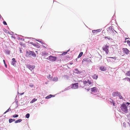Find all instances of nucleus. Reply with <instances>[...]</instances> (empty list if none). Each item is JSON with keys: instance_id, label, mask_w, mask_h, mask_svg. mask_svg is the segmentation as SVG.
Returning <instances> with one entry per match:
<instances>
[{"instance_id": "35", "label": "nucleus", "mask_w": 130, "mask_h": 130, "mask_svg": "<svg viewBox=\"0 0 130 130\" xmlns=\"http://www.w3.org/2000/svg\"><path fill=\"white\" fill-rule=\"evenodd\" d=\"M111 32L113 33V35H115V33H114V31H113V30H111Z\"/></svg>"}, {"instance_id": "32", "label": "nucleus", "mask_w": 130, "mask_h": 130, "mask_svg": "<svg viewBox=\"0 0 130 130\" xmlns=\"http://www.w3.org/2000/svg\"><path fill=\"white\" fill-rule=\"evenodd\" d=\"M108 58H112L114 59L115 60H116V58L115 57H108Z\"/></svg>"}, {"instance_id": "22", "label": "nucleus", "mask_w": 130, "mask_h": 130, "mask_svg": "<svg viewBox=\"0 0 130 130\" xmlns=\"http://www.w3.org/2000/svg\"><path fill=\"white\" fill-rule=\"evenodd\" d=\"M34 86V84L32 83L29 84V86L31 88L33 87Z\"/></svg>"}, {"instance_id": "36", "label": "nucleus", "mask_w": 130, "mask_h": 130, "mask_svg": "<svg viewBox=\"0 0 130 130\" xmlns=\"http://www.w3.org/2000/svg\"><path fill=\"white\" fill-rule=\"evenodd\" d=\"M75 71H78V72H79V71L78 70V69H75Z\"/></svg>"}, {"instance_id": "41", "label": "nucleus", "mask_w": 130, "mask_h": 130, "mask_svg": "<svg viewBox=\"0 0 130 130\" xmlns=\"http://www.w3.org/2000/svg\"><path fill=\"white\" fill-rule=\"evenodd\" d=\"M70 64L71 65L72 64H73V62H70Z\"/></svg>"}, {"instance_id": "37", "label": "nucleus", "mask_w": 130, "mask_h": 130, "mask_svg": "<svg viewBox=\"0 0 130 130\" xmlns=\"http://www.w3.org/2000/svg\"><path fill=\"white\" fill-rule=\"evenodd\" d=\"M85 89H86L87 90V91H89L90 90V88H88L87 89H86V88H85Z\"/></svg>"}, {"instance_id": "12", "label": "nucleus", "mask_w": 130, "mask_h": 130, "mask_svg": "<svg viewBox=\"0 0 130 130\" xmlns=\"http://www.w3.org/2000/svg\"><path fill=\"white\" fill-rule=\"evenodd\" d=\"M12 61L11 62V64L12 65L14 66L17 62L14 58H13L12 59Z\"/></svg>"}, {"instance_id": "40", "label": "nucleus", "mask_w": 130, "mask_h": 130, "mask_svg": "<svg viewBox=\"0 0 130 130\" xmlns=\"http://www.w3.org/2000/svg\"><path fill=\"white\" fill-rule=\"evenodd\" d=\"M3 61L4 62V63L5 64L6 63H5V60H3Z\"/></svg>"}, {"instance_id": "44", "label": "nucleus", "mask_w": 130, "mask_h": 130, "mask_svg": "<svg viewBox=\"0 0 130 130\" xmlns=\"http://www.w3.org/2000/svg\"><path fill=\"white\" fill-rule=\"evenodd\" d=\"M112 28V27H109V29H111Z\"/></svg>"}, {"instance_id": "27", "label": "nucleus", "mask_w": 130, "mask_h": 130, "mask_svg": "<svg viewBox=\"0 0 130 130\" xmlns=\"http://www.w3.org/2000/svg\"><path fill=\"white\" fill-rule=\"evenodd\" d=\"M58 80V78L57 77H55L53 79V80L55 81H57Z\"/></svg>"}, {"instance_id": "47", "label": "nucleus", "mask_w": 130, "mask_h": 130, "mask_svg": "<svg viewBox=\"0 0 130 130\" xmlns=\"http://www.w3.org/2000/svg\"><path fill=\"white\" fill-rule=\"evenodd\" d=\"M128 123L129 124V123Z\"/></svg>"}, {"instance_id": "19", "label": "nucleus", "mask_w": 130, "mask_h": 130, "mask_svg": "<svg viewBox=\"0 0 130 130\" xmlns=\"http://www.w3.org/2000/svg\"><path fill=\"white\" fill-rule=\"evenodd\" d=\"M37 100V99H36L35 98H34L30 102V103H33L34 102L36 101Z\"/></svg>"}, {"instance_id": "43", "label": "nucleus", "mask_w": 130, "mask_h": 130, "mask_svg": "<svg viewBox=\"0 0 130 130\" xmlns=\"http://www.w3.org/2000/svg\"><path fill=\"white\" fill-rule=\"evenodd\" d=\"M127 78L128 79L129 81L130 82V78Z\"/></svg>"}, {"instance_id": "5", "label": "nucleus", "mask_w": 130, "mask_h": 130, "mask_svg": "<svg viewBox=\"0 0 130 130\" xmlns=\"http://www.w3.org/2000/svg\"><path fill=\"white\" fill-rule=\"evenodd\" d=\"M46 59L49 60L50 61H54L56 60L57 58L56 57L50 56L47 58Z\"/></svg>"}, {"instance_id": "34", "label": "nucleus", "mask_w": 130, "mask_h": 130, "mask_svg": "<svg viewBox=\"0 0 130 130\" xmlns=\"http://www.w3.org/2000/svg\"><path fill=\"white\" fill-rule=\"evenodd\" d=\"M3 23L4 25H7V24L6 23V22L5 21H4L3 22Z\"/></svg>"}, {"instance_id": "42", "label": "nucleus", "mask_w": 130, "mask_h": 130, "mask_svg": "<svg viewBox=\"0 0 130 130\" xmlns=\"http://www.w3.org/2000/svg\"><path fill=\"white\" fill-rule=\"evenodd\" d=\"M4 64L5 65V66L7 68V65H6V63L5 64Z\"/></svg>"}, {"instance_id": "15", "label": "nucleus", "mask_w": 130, "mask_h": 130, "mask_svg": "<svg viewBox=\"0 0 130 130\" xmlns=\"http://www.w3.org/2000/svg\"><path fill=\"white\" fill-rule=\"evenodd\" d=\"M91 90L92 92H95L96 91V87H94L91 88Z\"/></svg>"}, {"instance_id": "10", "label": "nucleus", "mask_w": 130, "mask_h": 130, "mask_svg": "<svg viewBox=\"0 0 130 130\" xmlns=\"http://www.w3.org/2000/svg\"><path fill=\"white\" fill-rule=\"evenodd\" d=\"M101 29H98L96 30H92V32L93 33H97L101 32Z\"/></svg>"}, {"instance_id": "11", "label": "nucleus", "mask_w": 130, "mask_h": 130, "mask_svg": "<svg viewBox=\"0 0 130 130\" xmlns=\"http://www.w3.org/2000/svg\"><path fill=\"white\" fill-rule=\"evenodd\" d=\"M100 70L102 71H105L106 70V68L104 66H102L100 67Z\"/></svg>"}, {"instance_id": "8", "label": "nucleus", "mask_w": 130, "mask_h": 130, "mask_svg": "<svg viewBox=\"0 0 130 130\" xmlns=\"http://www.w3.org/2000/svg\"><path fill=\"white\" fill-rule=\"evenodd\" d=\"M27 68H28L31 71H32L33 70L35 67V66H34L30 65H27L26 66Z\"/></svg>"}, {"instance_id": "28", "label": "nucleus", "mask_w": 130, "mask_h": 130, "mask_svg": "<svg viewBox=\"0 0 130 130\" xmlns=\"http://www.w3.org/2000/svg\"><path fill=\"white\" fill-rule=\"evenodd\" d=\"M11 109L9 108L4 113V114L6 113L7 112H8L9 111H11Z\"/></svg>"}, {"instance_id": "24", "label": "nucleus", "mask_w": 130, "mask_h": 130, "mask_svg": "<svg viewBox=\"0 0 130 130\" xmlns=\"http://www.w3.org/2000/svg\"><path fill=\"white\" fill-rule=\"evenodd\" d=\"M110 102L113 105V106H115V103L112 100H111V101H110Z\"/></svg>"}, {"instance_id": "45", "label": "nucleus", "mask_w": 130, "mask_h": 130, "mask_svg": "<svg viewBox=\"0 0 130 130\" xmlns=\"http://www.w3.org/2000/svg\"><path fill=\"white\" fill-rule=\"evenodd\" d=\"M127 38H125V42H126V40L127 39Z\"/></svg>"}, {"instance_id": "23", "label": "nucleus", "mask_w": 130, "mask_h": 130, "mask_svg": "<svg viewBox=\"0 0 130 130\" xmlns=\"http://www.w3.org/2000/svg\"><path fill=\"white\" fill-rule=\"evenodd\" d=\"M126 75L128 76H130V70L129 71H128L126 73Z\"/></svg>"}, {"instance_id": "21", "label": "nucleus", "mask_w": 130, "mask_h": 130, "mask_svg": "<svg viewBox=\"0 0 130 130\" xmlns=\"http://www.w3.org/2000/svg\"><path fill=\"white\" fill-rule=\"evenodd\" d=\"M104 38L105 39L107 38L108 40H110L112 39L110 37H106L105 36L104 37Z\"/></svg>"}, {"instance_id": "31", "label": "nucleus", "mask_w": 130, "mask_h": 130, "mask_svg": "<svg viewBox=\"0 0 130 130\" xmlns=\"http://www.w3.org/2000/svg\"><path fill=\"white\" fill-rule=\"evenodd\" d=\"M127 42L129 46H130V41L129 40H128L127 41Z\"/></svg>"}, {"instance_id": "7", "label": "nucleus", "mask_w": 130, "mask_h": 130, "mask_svg": "<svg viewBox=\"0 0 130 130\" xmlns=\"http://www.w3.org/2000/svg\"><path fill=\"white\" fill-rule=\"evenodd\" d=\"M122 50L123 52L127 55L130 52L126 48H123Z\"/></svg>"}, {"instance_id": "33", "label": "nucleus", "mask_w": 130, "mask_h": 130, "mask_svg": "<svg viewBox=\"0 0 130 130\" xmlns=\"http://www.w3.org/2000/svg\"><path fill=\"white\" fill-rule=\"evenodd\" d=\"M118 96L119 97L120 99H122L123 98L122 97L121 95L120 94H119V95Z\"/></svg>"}, {"instance_id": "16", "label": "nucleus", "mask_w": 130, "mask_h": 130, "mask_svg": "<svg viewBox=\"0 0 130 130\" xmlns=\"http://www.w3.org/2000/svg\"><path fill=\"white\" fill-rule=\"evenodd\" d=\"M22 120L21 119H19L15 121V123H18L22 121Z\"/></svg>"}, {"instance_id": "17", "label": "nucleus", "mask_w": 130, "mask_h": 130, "mask_svg": "<svg viewBox=\"0 0 130 130\" xmlns=\"http://www.w3.org/2000/svg\"><path fill=\"white\" fill-rule=\"evenodd\" d=\"M53 96H54L50 94L48 96H46L45 98L46 99H48L51 98Z\"/></svg>"}, {"instance_id": "30", "label": "nucleus", "mask_w": 130, "mask_h": 130, "mask_svg": "<svg viewBox=\"0 0 130 130\" xmlns=\"http://www.w3.org/2000/svg\"><path fill=\"white\" fill-rule=\"evenodd\" d=\"M123 126L124 127H125V128L126 127V123L125 122H124L123 123Z\"/></svg>"}, {"instance_id": "48", "label": "nucleus", "mask_w": 130, "mask_h": 130, "mask_svg": "<svg viewBox=\"0 0 130 130\" xmlns=\"http://www.w3.org/2000/svg\"><path fill=\"white\" fill-rule=\"evenodd\" d=\"M115 31L116 32V31H115Z\"/></svg>"}, {"instance_id": "6", "label": "nucleus", "mask_w": 130, "mask_h": 130, "mask_svg": "<svg viewBox=\"0 0 130 130\" xmlns=\"http://www.w3.org/2000/svg\"><path fill=\"white\" fill-rule=\"evenodd\" d=\"M78 83H77L72 84L71 85V88L74 89H77L78 87Z\"/></svg>"}, {"instance_id": "4", "label": "nucleus", "mask_w": 130, "mask_h": 130, "mask_svg": "<svg viewBox=\"0 0 130 130\" xmlns=\"http://www.w3.org/2000/svg\"><path fill=\"white\" fill-rule=\"evenodd\" d=\"M109 46L107 45V44L106 45H104L102 48L103 50L105 52L106 54H108L109 52Z\"/></svg>"}, {"instance_id": "25", "label": "nucleus", "mask_w": 130, "mask_h": 130, "mask_svg": "<svg viewBox=\"0 0 130 130\" xmlns=\"http://www.w3.org/2000/svg\"><path fill=\"white\" fill-rule=\"evenodd\" d=\"M30 116V115L29 113H27L26 114L25 116V117L26 118H28Z\"/></svg>"}, {"instance_id": "18", "label": "nucleus", "mask_w": 130, "mask_h": 130, "mask_svg": "<svg viewBox=\"0 0 130 130\" xmlns=\"http://www.w3.org/2000/svg\"><path fill=\"white\" fill-rule=\"evenodd\" d=\"M15 121V119H10L9 120V123H11L12 122L14 121Z\"/></svg>"}, {"instance_id": "3", "label": "nucleus", "mask_w": 130, "mask_h": 130, "mask_svg": "<svg viewBox=\"0 0 130 130\" xmlns=\"http://www.w3.org/2000/svg\"><path fill=\"white\" fill-rule=\"evenodd\" d=\"M32 56L34 57H36V55L34 52L33 51H27L26 53V56L28 57L29 56Z\"/></svg>"}, {"instance_id": "14", "label": "nucleus", "mask_w": 130, "mask_h": 130, "mask_svg": "<svg viewBox=\"0 0 130 130\" xmlns=\"http://www.w3.org/2000/svg\"><path fill=\"white\" fill-rule=\"evenodd\" d=\"M98 75L95 74H94L92 76V77L93 79H97L98 78Z\"/></svg>"}, {"instance_id": "20", "label": "nucleus", "mask_w": 130, "mask_h": 130, "mask_svg": "<svg viewBox=\"0 0 130 130\" xmlns=\"http://www.w3.org/2000/svg\"><path fill=\"white\" fill-rule=\"evenodd\" d=\"M83 52H81L80 53L79 55L78 56V58H79L81 57L83 54Z\"/></svg>"}, {"instance_id": "38", "label": "nucleus", "mask_w": 130, "mask_h": 130, "mask_svg": "<svg viewBox=\"0 0 130 130\" xmlns=\"http://www.w3.org/2000/svg\"><path fill=\"white\" fill-rule=\"evenodd\" d=\"M126 104H127V106H128V105H129L130 104V103H128V102H127L126 103Z\"/></svg>"}, {"instance_id": "29", "label": "nucleus", "mask_w": 130, "mask_h": 130, "mask_svg": "<svg viewBox=\"0 0 130 130\" xmlns=\"http://www.w3.org/2000/svg\"><path fill=\"white\" fill-rule=\"evenodd\" d=\"M18 115L15 114L13 116V118H17L18 117Z\"/></svg>"}, {"instance_id": "39", "label": "nucleus", "mask_w": 130, "mask_h": 130, "mask_svg": "<svg viewBox=\"0 0 130 130\" xmlns=\"http://www.w3.org/2000/svg\"><path fill=\"white\" fill-rule=\"evenodd\" d=\"M86 60V59H84L83 60V62L84 61H85Z\"/></svg>"}, {"instance_id": "13", "label": "nucleus", "mask_w": 130, "mask_h": 130, "mask_svg": "<svg viewBox=\"0 0 130 130\" xmlns=\"http://www.w3.org/2000/svg\"><path fill=\"white\" fill-rule=\"evenodd\" d=\"M42 56L43 58H46V56H48V53H46V52H44L43 53H42Z\"/></svg>"}, {"instance_id": "9", "label": "nucleus", "mask_w": 130, "mask_h": 130, "mask_svg": "<svg viewBox=\"0 0 130 130\" xmlns=\"http://www.w3.org/2000/svg\"><path fill=\"white\" fill-rule=\"evenodd\" d=\"M120 94H121L120 92L117 91L113 92L112 95L113 96H119Z\"/></svg>"}, {"instance_id": "26", "label": "nucleus", "mask_w": 130, "mask_h": 130, "mask_svg": "<svg viewBox=\"0 0 130 130\" xmlns=\"http://www.w3.org/2000/svg\"><path fill=\"white\" fill-rule=\"evenodd\" d=\"M69 51V50H68L67 52H63L62 53V55H63L66 54H67L68 52Z\"/></svg>"}, {"instance_id": "46", "label": "nucleus", "mask_w": 130, "mask_h": 130, "mask_svg": "<svg viewBox=\"0 0 130 130\" xmlns=\"http://www.w3.org/2000/svg\"><path fill=\"white\" fill-rule=\"evenodd\" d=\"M45 84H47V82L45 83Z\"/></svg>"}, {"instance_id": "1", "label": "nucleus", "mask_w": 130, "mask_h": 130, "mask_svg": "<svg viewBox=\"0 0 130 130\" xmlns=\"http://www.w3.org/2000/svg\"><path fill=\"white\" fill-rule=\"evenodd\" d=\"M80 86L83 87L84 86H89V85L92 84V82L91 81L88 80L87 81L83 80L80 81L79 83Z\"/></svg>"}, {"instance_id": "2", "label": "nucleus", "mask_w": 130, "mask_h": 130, "mask_svg": "<svg viewBox=\"0 0 130 130\" xmlns=\"http://www.w3.org/2000/svg\"><path fill=\"white\" fill-rule=\"evenodd\" d=\"M121 109L124 112L126 113L127 112L128 109H127V106L125 104L123 103L121 105Z\"/></svg>"}]
</instances>
